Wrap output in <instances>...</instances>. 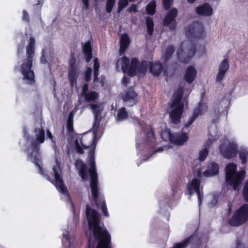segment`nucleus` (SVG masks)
I'll list each match as a JSON object with an SVG mask.
<instances>
[{
	"label": "nucleus",
	"mask_w": 248,
	"mask_h": 248,
	"mask_svg": "<svg viewBox=\"0 0 248 248\" xmlns=\"http://www.w3.org/2000/svg\"><path fill=\"white\" fill-rule=\"evenodd\" d=\"M90 108L94 115L95 124L98 123L100 121V114L103 108L101 105L91 104ZM95 125L93 127L94 131ZM96 137L95 131L93 134L90 136H83L80 137L78 136L75 140V147L77 151L82 154L83 150L86 149L93 145V148L89 152L88 157L89 164L91 167L88 170L86 164L80 159H77L76 162V166L78 170L79 175L83 180H86L88 179L89 174L91 178L90 186L91 188L92 194L96 203V206H107L104 198L100 199V201L98 200L99 188L97 186V174L96 171L94 161V141Z\"/></svg>",
	"instance_id": "nucleus-1"
},
{
	"label": "nucleus",
	"mask_w": 248,
	"mask_h": 248,
	"mask_svg": "<svg viewBox=\"0 0 248 248\" xmlns=\"http://www.w3.org/2000/svg\"><path fill=\"white\" fill-rule=\"evenodd\" d=\"M86 217L89 225L86 232L89 239L88 248H111L110 236L100 222L97 212L87 205Z\"/></svg>",
	"instance_id": "nucleus-2"
},
{
	"label": "nucleus",
	"mask_w": 248,
	"mask_h": 248,
	"mask_svg": "<svg viewBox=\"0 0 248 248\" xmlns=\"http://www.w3.org/2000/svg\"><path fill=\"white\" fill-rule=\"evenodd\" d=\"M40 121L41 120L40 119ZM25 138L27 139V145L29 147L27 153L29 158L38 168L39 173L44 175V170L41 166L40 160L39 147L41 144L45 140V131L43 129L42 123L41 122L40 125L36 128L34 131V135L29 138L27 130L25 128L23 131Z\"/></svg>",
	"instance_id": "nucleus-3"
},
{
	"label": "nucleus",
	"mask_w": 248,
	"mask_h": 248,
	"mask_svg": "<svg viewBox=\"0 0 248 248\" xmlns=\"http://www.w3.org/2000/svg\"><path fill=\"white\" fill-rule=\"evenodd\" d=\"M190 92L189 87L183 86L180 87L174 93L172 102L168 110L172 123L177 124L179 122L185 103L187 104L186 98Z\"/></svg>",
	"instance_id": "nucleus-4"
},
{
	"label": "nucleus",
	"mask_w": 248,
	"mask_h": 248,
	"mask_svg": "<svg viewBox=\"0 0 248 248\" xmlns=\"http://www.w3.org/2000/svg\"><path fill=\"white\" fill-rule=\"evenodd\" d=\"M35 44V39L32 37H30L26 48L27 58L22 61L20 66V71L23 76V79L28 84H32L34 82V73L31 68L34 53Z\"/></svg>",
	"instance_id": "nucleus-5"
},
{
	"label": "nucleus",
	"mask_w": 248,
	"mask_h": 248,
	"mask_svg": "<svg viewBox=\"0 0 248 248\" xmlns=\"http://www.w3.org/2000/svg\"><path fill=\"white\" fill-rule=\"evenodd\" d=\"M52 173L54 179H51L49 177H47V179L53 184L56 188L61 192L63 199L67 203H69L71 207H73V204L69 196L66 187L65 186L63 180L62 179V167L60 164V161L58 158H56L55 164L52 167Z\"/></svg>",
	"instance_id": "nucleus-6"
},
{
	"label": "nucleus",
	"mask_w": 248,
	"mask_h": 248,
	"mask_svg": "<svg viewBox=\"0 0 248 248\" xmlns=\"http://www.w3.org/2000/svg\"><path fill=\"white\" fill-rule=\"evenodd\" d=\"M237 166L234 163L228 164L225 168L226 181L234 190H239V186L245 176V171H237Z\"/></svg>",
	"instance_id": "nucleus-7"
},
{
	"label": "nucleus",
	"mask_w": 248,
	"mask_h": 248,
	"mask_svg": "<svg viewBox=\"0 0 248 248\" xmlns=\"http://www.w3.org/2000/svg\"><path fill=\"white\" fill-rule=\"evenodd\" d=\"M143 131L142 134L145 137V139L142 140V136L141 137H138L137 139L136 145L137 147L140 148V145L142 144H147L148 146H150L154 149L155 152H160L165 150L166 148H168L166 146H164L163 147L158 148L157 150H155V146L156 144L155 143V138L154 137V133L151 129V127L148 126H145L143 128H141Z\"/></svg>",
	"instance_id": "nucleus-8"
},
{
	"label": "nucleus",
	"mask_w": 248,
	"mask_h": 248,
	"mask_svg": "<svg viewBox=\"0 0 248 248\" xmlns=\"http://www.w3.org/2000/svg\"><path fill=\"white\" fill-rule=\"evenodd\" d=\"M196 51L195 45L190 40L183 42L178 50L177 57L182 62H187L194 56Z\"/></svg>",
	"instance_id": "nucleus-9"
},
{
	"label": "nucleus",
	"mask_w": 248,
	"mask_h": 248,
	"mask_svg": "<svg viewBox=\"0 0 248 248\" xmlns=\"http://www.w3.org/2000/svg\"><path fill=\"white\" fill-rule=\"evenodd\" d=\"M138 63V60L132 59L129 66V60L124 56L118 60L116 62V68L118 71L122 70L124 73L127 72L131 76H134L136 71V66Z\"/></svg>",
	"instance_id": "nucleus-10"
},
{
	"label": "nucleus",
	"mask_w": 248,
	"mask_h": 248,
	"mask_svg": "<svg viewBox=\"0 0 248 248\" xmlns=\"http://www.w3.org/2000/svg\"><path fill=\"white\" fill-rule=\"evenodd\" d=\"M219 150L224 157L230 159L236 155L237 147L235 142H231L226 138H224L219 146Z\"/></svg>",
	"instance_id": "nucleus-11"
},
{
	"label": "nucleus",
	"mask_w": 248,
	"mask_h": 248,
	"mask_svg": "<svg viewBox=\"0 0 248 248\" xmlns=\"http://www.w3.org/2000/svg\"><path fill=\"white\" fill-rule=\"evenodd\" d=\"M248 219V204L243 205L233 215L229 223L233 226H238Z\"/></svg>",
	"instance_id": "nucleus-12"
},
{
	"label": "nucleus",
	"mask_w": 248,
	"mask_h": 248,
	"mask_svg": "<svg viewBox=\"0 0 248 248\" xmlns=\"http://www.w3.org/2000/svg\"><path fill=\"white\" fill-rule=\"evenodd\" d=\"M187 190L190 195L196 193L198 196L199 206L201 204L203 198L202 189L201 186V181L198 179L194 178L187 184Z\"/></svg>",
	"instance_id": "nucleus-13"
},
{
	"label": "nucleus",
	"mask_w": 248,
	"mask_h": 248,
	"mask_svg": "<svg viewBox=\"0 0 248 248\" xmlns=\"http://www.w3.org/2000/svg\"><path fill=\"white\" fill-rule=\"evenodd\" d=\"M207 106L206 104L202 102L199 103L198 108L194 110L192 116L189 118L183 129L185 128H188L198 116L204 114L207 111Z\"/></svg>",
	"instance_id": "nucleus-14"
},
{
	"label": "nucleus",
	"mask_w": 248,
	"mask_h": 248,
	"mask_svg": "<svg viewBox=\"0 0 248 248\" xmlns=\"http://www.w3.org/2000/svg\"><path fill=\"white\" fill-rule=\"evenodd\" d=\"M217 139L218 137H217L215 133H210L205 144L204 148L199 152L198 160L203 161L205 159L208 153V148H209L213 142Z\"/></svg>",
	"instance_id": "nucleus-15"
},
{
	"label": "nucleus",
	"mask_w": 248,
	"mask_h": 248,
	"mask_svg": "<svg viewBox=\"0 0 248 248\" xmlns=\"http://www.w3.org/2000/svg\"><path fill=\"white\" fill-rule=\"evenodd\" d=\"M204 30L202 25L198 23L195 22L191 26L188 27L186 31V35L190 34L193 35L197 38H201L203 34Z\"/></svg>",
	"instance_id": "nucleus-16"
},
{
	"label": "nucleus",
	"mask_w": 248,
	"mask_h": 248,
	"mask_svg": "<svg viewBox=\"0 0 248 248\" xmlns=\"http://www.w3.org/2000/svg\"><path fill=\"white\" fill-rule=\"evenodd\" d=\"M229 68V61L227 59H225L219 65L218 72L216 78V82H220L223 80Z\"/></svg>",
	"instance_id": "nucleus-17"
},
{
	"label": "nucleus",
	"mask_w": 248,
	"mask_h": 248,
	"mask_svg": "<svg viewBox=\"0 0 248 248\" xmlns=\"http://www.w3.org/2000/svg\"><path fill=\"white\" fill-rule=\"evenodd\" d=\"M69 71L68 78L72 86H73L76 83L77 79L78 76V67L74 58L70 60L69 62Z\"/></svg>",
	"instance_id": "nucleus-18"
},
{
	"label": "nucleus",
	"mask_w": 248,
	"mask_h": 248,
	"mask_svg": "<svg viewBox=\"0 0 248 248\" xmlns=\"http://www.w3.org/2000/svg\"><path fill=\"white\" fill-rule=\"evenodd\" d=\"M177 13L178 11L176 8H173L171 9L164 20V25L169 26L170 30H174L175 28L174 18L177 16Z\"/></svg>",
	"instance_id": "nucleus-19"
},
{
	"label": "nucleus",
	"mask_w": 248,
	"mask_h": 248,
	"mask_svg": "<svg viewBox=\"0 0 248 248\" xmlns=\"http://www.w3.org/2000/svg\"><path fill=\"white\" fill-rule=\"evenodd\" d=\"M196 13L199 16H210L213 14V9L211 6L207 3L200 5L196 7Z\"/></svg>",
	"instance_id": "nucleus-20"
},
{
	"label": "nucleus",
	"mask_w": 248,
	"mask_h": 248,
	"mask_svg": "<svg viewBox=\"0 0 248 248\" xmlns=\"http://www.w3.org/2000/svg\"><path fill=\"white\" fill-rule=\"evenodd\" d=\"M197 75V71L195 67L192 65L188 66L186 69L184 74V80L189 84L193 82Z\"/></svg>",
	"instance_id": "nucleus-21"
},
{
	"label": "nucleus",
	"mask_w": 248,
	"mask_h": 248,
	"mask_svg": "<svg viewBox=\"0 0 248 248\" xmlns=\"http://www.w3.org/2000/svg\"><path fill=\"white\" fill-rule=\"evenodd\" d=\"M172 143L178 145H182L186 142L188 137L186 133H180L173 134Z\"/></svg>",
	"instance_id": "nucleus-22"
},
{
	"label": "nucleus",
	"mask_w": 248,
	"mask_h": 248,
	"mask_svg": "<svg viewBox=\"0 0 248 248\" xmlns=\"http://www.w3.org/2000/svg\"><path fill=\"white\" fill-rule=\"evenodd\" d=\"M219 167L215 163H211L208 166V169L203 172L202 175L205 177H211L217 174L218 172Z\"/></svg>",
	"instance_id": "nucleus-23"
},
{
	"label": "nucleus",
	"mask_w": 248,
	"mask_h": 248,
	"mask_svg": "<svg viewBox=\"0 0 248 248\" xmlns=\"http://www.w3.org/2000/svg\"><path fill=\"white\" fill-rule=\"evenodd\" d=\"M137 93L133 91L130 90L126 93L125 95L124 96V100L128 103H131L129 105L132 106L136 103L137 102Z\"/></svg>",
	"instance_id": "nucleus-24"
},
{
	"label": "nucleus",
	"mask_w": 248,
	"mask_h": 248,
	"mask_svg": "<svg viewBox=\"0 0 248 248\" xmlns=\"http://www.w3.org/2000/svg\"><path fill=\"white\" fill-rule=\"evenodd\" d=\"M129 43V38L126 34H124L121 35L119 50L121 54H122L124 52L126 48L128 46Z\"/></svg>",
	"instance_id": "nucleus-25"
},
{
	"label": "nucleus",
	"mask_w": 248,
	"mask_h": 248,
	"mask_svg": "<svg viewBox=\"0 0 248 248\" xmlns=\"http://www.w3.org/2000/svg\"><path fill=\"white\" fill-rule=\"evenodd\" d=\"M62 243L64 245L68 243L69 247L71 248L75 241V238L73 237L67 231H65L63 233Z\"/></svg>",
	"instance_id": "nucleus-26"
},
{
	"label": "nucleus",
	"mask_w": 248,
	"mask_h": 248,
	"mask_svg": "<svg viewBox=\"0 0 248 248\" xmlns=\"http://www.w3.org/2000/svg\"><path fill=\"white\" fill-rule=\"evenodd\" d=\"M83 51L85 56L86 57V62H89L91 60L92 55V47L90 41L86 42L83 46Z\"/></svg>",
	"instance_id": "nucleus-27"
},
{
	"label": "nucleus",
	"mask_w": 248,
	"mask_h": 248,
	"mask_svg": "<svg viewBox=\"0 0 248 248\" xmlns=\"http://www.w3.org/2000/svg\"><path fill=\"white\" fill-rule=\"evenodd\" d=\"M150 70L154 75L158 76L161 72L162 67L159 62L152 63L150 64Z\"/></svg>",
	"instance_id": "nucleus-28"
},
{
	"label": "nucleus",
	"mask_w": 248,
	"mask_h": 248,
	"mask_svg": "<svg viewBox=\"0 0 248 248\" xmlns=\"http://www.w3.org/2000/svg\"><path fill=\"white\" fill-rule=\"evenodd\" d=\"M86 101L88 102H94L98 98V94L94 91L88 92L83 96Z\"/></svg>",
	"instance_id": "nucleus-29"
},
{
	"label": "nucleus",
	"mask_w": 248,
	"mask_h": 248,
	"mask_svg": "<svg viewBox=\"0 0 248 248\" xmlns=\"http://www.w3.org/2000/svg\"><path fill=\"white\" fill-rule=\"evenodd\" d=\"M173 134L170 133V130L169 129H165L161 134V137L162 140L164 141H169L172 143Z\"/></svg>",
	"instance_id": "nucleus-30"
},
{
	"label": "nucleus",
	"mask_w": 248,
	"mask_h": 248,
	"mask_svg": "<svg viewBox=\"0 0 248 248\" xmlns=\"http://www.w3.org/2000/svg\"><path fill=\"white\" fill-rule=\"evenodd\" d=\"M239 157L243 164L247 163L248 157V151L247 149L241 148L239 151Z\"/></svg>",
	"instance_id": "nucleus-31"
},
{
	"label": "nucleus",
	"mask_w": 248,
	"mask_h": 248,
	"mask_svg": "<svg viewBox=\"0 0 248 248\" xmlns=\"http://www.w3.org/2000/svg\"><path fill=\"white\" fill-rule=\"evenodd\" d=\"M156 4L154 0H152L147 6L146 11L148 14L153 15L155 12Z\"/></svg>",
	"instance_id": "nucleus-32"
},
{
	"label": "nucleus",
	"mask_w": 248,
	"mask_h": 248,
	"mask_svg": "<svg viewBox=\"0 0 248 248\" xmlns=\"http://www.w3.org/2000/svg\"><path fill=\"white\" fill-rule=\"evenodd\" d=\"M146 23L148 32L149 34L151 35H152L154 31V24L153 21L151 18H147L146 20Z\"/></svg>",
	"instance_id": "nucleus-33"
},
{
	"label": "nucleus",
	"mask_w": 248,
	"mask_h": 248,
	"mask_svg": "<svg viewBox=\"0 0 248 248\" xmlns=\"http://www.w3.org/2000/svg\"><path fill=\"white\" fill-rule=\"evenodd\" d=\"M127 113L124 108H121L118 111L117 114V120L119 121H123L126 118Z\"/></svg>",
	"instance_id": "nucleus-34"
},
{
	"label": "nucleus",
	"mask_w": 248,
	"mask_h": 248,
	"mask_svg": "<svg viewBox=\"0 0 248 248\" xmlns=\"http://www.w3.org/2000/svg\"><path fill=\"white\" fill-rule=\"evenodd\" d=\"M193 239L194 237L191 236L183 242L176 244L173 248H184L189 242H192Z\"/></svg>",
	"instance_id": "nucleus-35"
},
{
	"label": "nucleus",
	"mask_w": 248,
	"mask_h": 248,
	"mask_svg": "<svg viewBox=\"0 0 248 248\" xmlns=\"http://www.w3.org/2000/svg\"><path fill=\"white\" fill-rule=\"evenodd\" d=\"M100 65L98 63V60L95 59L94 60V81H96L97 79V77L98 76V71L99 69Z\"/></svg>",
	"instance_id": "nucleus-36"
},
{
	"label": "nucleus",
	"mask_w": 248,
	"mask_h": 248,
	"mask_svg": "<svg viewBox=\"0 0 248 248\" xmlns=\"http://www.w3.org/2000/svg\"><path fill=\"white\" fill-rule=\"evenodd\" d=\"M174 48L172 46H170L166 48L164 52L163 57L166 59H168L174 52Z\"/></svg>",
	"instance_id": "nucleus-37"
},
{
	"label": "nucleus",
	"mask_w": 248,
	"mask_h": 248,
	"mask_svg": "<svg viewBox=\"0 0 248 248\" xmlns=\"http://www.w3.org/2000/svg\"><path fill=\"white\" fill-rule=\"evenodd\" d=\"M115 3V0H107L106 4V11L108 13H110Z\"/></svg>",
	"instance_id": "nucleus-38"
},
{
	"label": "nucleus",
	"mask_w": 248,
	"mask_h": 248,
	"mask_svg": "<svg viewBox=\"0 0 248 248\" xmlns=\"http://www.w3.org/2000/svg\"><path fill=\"white\" fill-rule=\"evenodd\" d=\"M127 0H120L119 1V11H121L124 7H125L127 6Z\"/></svg>",
	"instance_id": "nucleus-39"
},
{
	"label": "nucleus",
	"mask_w": 248,
	"mask_h": 248,
	"mask_svg": "<svg viewBox=\"0 0 248 248\" xmlns=\"http://www.w3.org/2000/svg\"><path fill=\"white\" fill-rule=\"evenodd\" d=\"M243 194L244 199L248 202V181L245 184L244 186Z\"/></svg>",
	"instance_id": "nucleus-40"
},
{
	"label": "nucleus",
	"mask_w": 248,
	"mask_h": 248,
	"mask_svg": "<svg viewBox=\"0 0 248 248\" xmlns=\"http://www.w3.org/2000/svg\"><path fill=\"white\" fill-rule=\"evenodd\" d=\"M46 136H47V138H48L52 141V142L53 144L54 148H55L56 146L55 139L54 138L51 133L48 130H47V132H46Z\"/></svg>",
	"instance_id": "nucleus-41"
},
{
	"label": "nucleus",
	"mask_w": 248,
	"mask_h": 248,
	"mask_svg": "<svg viewBox=\"0 0 248 248\" xmlns=\"http://www.w3.org/2000/svg\"><path fill=\"white\" fill-rule=\"evenodd\" d=\"M173 0H163V3L165 8L168 9L171 5Z\"/></svg>",
	"instance_id": "nucleus-42"
},
{
	"label": "nucleus",
	"mask_w": 248,
	"mask_h": 248,
	"mask_svg": "<svg viewBox=\"0 0 248 248\" xmlns=\"http://www.w3.org/2000/svg\"><path fill=\"white\" fill-rule=\"evenodd\" d=\"M205 53V48L203 46H200L197 48V54L200 56L203 55Z\"/></svg>",
	"instance_id": "nucleus-43"
},
{
	"label": "nucleus",
	"mask_w": 248,
	"mask_h": 248,
	"mask_svg": "<svg viewBox=\"0 0 248 248\" xmlns=\"http://www.w3.org/2000/svg\"><path fill=\"white\" fill-rule=\"evenodd\" d=\"M22 19V20L26 22H29L30 21L28 13L26 11H23Z\"/></svg>",
	"instance_id": "nucleus-44"
},
{
	"label": "nucleus",
	"mask_w": 248,
	"mask_h": 248,
	"mask_svg": "<svg viewBox=\"0 0 248 248\" xmlns=\"http://www.w3.org/2000/svg\"><path fill=\"white\" fill-rule=\"evenodd\" d=\"M75 112V111L73 110L70 112V113L69 115L67 122V125L69 128H70V122L72 123L73 115Z\"/></svg>",
	"instance_id": "nucleus-45"
},
{
	"label": "nucleus",
	"mask_w": 248,
	"mask_h": 248,
	"mask_svg": "<svg viewBox=\"0 0 248 248\" xmlns=\"http://www.w3.org/2000/svg\"><path fill=\"white\" fill-rule=\"evenodd\" d=\"M92 69L91 68H88L85 73V79L87 81H88L90 79L91 75L92 73Z\"/></svg>",
	"instance_id": "nucleus-46"
},
{
	"label": "nucleus",
	"mask_w": 248,
	"mask_h": 248,
	"mask_svg": "<svg viewBox=\"0 0 248 248\" xmlns=\"http://www.w3.org/2000/svg\"><path fill=\"white\" fill-rule=\"evenodd\" d=\"M46 50L43 51V54L41 58V62L42 63H46L47 62L46 61Z\"/></svg>",
	"instance_id": "nucleus-47"
},
{
	"label": "nucleus",
	"mask_w": 248,
	"mask_h": 248,
	"mask_svg": "<svg viewBox=\"0 0 248 248\" xmlns=\"http://www.w3.org/2000/svg\"><path fill=\"white\" fill-rule=\"evenodd\" d=\"M88 85L87 84H85L82 87V93H81L82 95L84 96L85 94L87 93H88Z\"/></svg>",
	"instance_id": "nucleus-48"
},
{
	"label": "nucleus",
	"mask_w": 248,
	"mask_h": 248,
	"mask_svg": "<svg viewBox=\"0 0 248 248\" xmlns=\"http://www.w3.org/2000/svg\"><path fill=\"white\" fill-rule=\"evenodd\" d=\"M83 4V8L87 10L89 7V0H81Z\"/></svg>",
	"instance_id": "nucleus-49"
},
{
	"label": "nucleus",
	"mask_w": 248,
	"mask_h": 248,
	"mask_svg": "<svg viewBox=\"0 0 248 248\" xmlns=\"http://www.w3.org/2000/svg\"><path fill=\"white\" fill-rule=\"evenodd\" d=\"M202 170L200 169H198L196 172V175L197 176H198V177L199 178H201L202 176Z\"/></svg>",
	"instance_id": "nucleus-50"
},
{
	"label": "nucleus",
	"mask_w": 248,
	"mask_h": 248,
	"mask_svg": "<svg viewBox=\"0 0 248 248\" xmlns=\"http://www.w3.org/2000/svg\"><path fill=\"white\" fill-rule=\"evenodd\" d=\"M129 10L130 12L134 11V12L136 11V6L134 5H133L131 6L130 8L129 9Z\"/></svg>",
	"instance_id": "nucleus-51"
},
{
	"label": "nucleus",
	"mask_w": 248,
	"mask_h": 248,
	"mask_svg": "<svg viewBox=\"0 0 248 248\" xmlns=\"http://www.w3.org/2000/svg\"><path fill=\"white\" fill-rule=\"evenodd\" d=\"M217 200H216V199L214 198V199L212 201V203H211L210 204V207L213 206L214 205H215L217 203Z\"/></svg>",
	"instance_id": "nucleus-52"
},
{
	"label": "nucleus",
	"mask_w": 248,
	"mask_h": 248,
	"mask_svg": "<svg viewBox=\"0 0 248 248\" xmlns=\"http://www.w3.org/2000/svg\"><path fill=\"white\" fill-rule=\"evenodd\" d=\"M242 243L239 242V241H238L237 242V248H241V247H242Z\"/></svg>",
	"instance_id": "nucleus-53"
},
{
	"label": "nucleus",
	"mask_w": 248,
	"mask_h": 248,
	"mask_svg": "<svg viewBox=\"0 0 248 248\" xmlns=\"http://www.w3.org/2000/svg\"><path fill=\"white\" fill-rule=\"evenodd\" d=\"M127 78H126L125 76L123 78V82H124V83H125L126 84L127 83Z\"/></svg>",
	"instance_id": "nucleus-54"
},
{
	"label": "nucleus",
	"mask_w": 248,
	"mask_h": 248,
	"mask_svg": "<svg viewBox=\"0 0 248 248\" xmlns=\"http://www.w3.org/2000/svg\"><path fill=\"white\" fill-rule=\"evenodd\" d=\"M24 48L23 46H19L18 47V52H19L20 50H23Z\"/></svg>",
	"instance_id": "nucleus-55"
},
{
	"label": "nucleus",
	"mask_w": 248,
	"mask_h": 248,
	"mask_svg": "<svg viewBox=\"0 0 248 248\" xmlns=\"http://www.w3.org/2000/svg\"><path fill=\"white\" fill-rule=\"evenodd\" d=\"M67 128L68 129V130L69 131H71L72 130V123H70V128H69L68 126H67Z\"/></svg>",
	"instance_id": "nucleus-56"
},
{
	"label": "nucleus",
	"mask_w": 248,
	"mask_h": 248,
	"mask_svg": "<svg viewBox=\"0 0 248 248\" xmlns=\"http://www.w3.org/2000/svg\"><path fill=\"white\" fill-rule=\"evenodd\" d=\"M195 0H188V1L190 3H193Z\"/></svg>",
	"instance_id": "nucleus-57"
},
{
	"label": "nucleus",
	"mask_w": 248,
	"mask_h": 248,
	"mask_svg": "<svg viewBox=\"0 0 248 248\" xmlns=\"http://www.w3.org/2000/svg\"><path fill=\"white\" fill-rule=\"evenodd\" d=\"M230 203L229 202L228 203V206H229V210L230 211L231 210V206H230Z\"/></svg>",
	"instance_id": "nucleus-58"
},
{
	"label": "nucleus",
	"mask_w": 248,
	"mask_h": 248,
	"mask_svg": "<svg viewBox=\"0 0 248 248\" xmlns=\"http://www.w3.org/2000/svg\"><path fill=\"white\" fill-rule=\"evenodd\" d=\"M138 124L140 127H141V124L140 122H138Z\"/></svg>",
	"instance_id": "nucleus-59"
}]
</instances>
